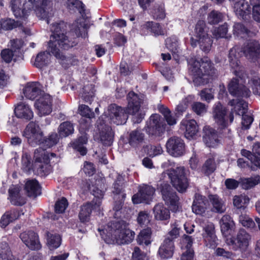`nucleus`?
Listing matches in <instances>:
<instances>
[{"mask_svg": "<svg viewBox=\"0 0 260 260\" xmlns=\"http://www.w3.org/2000/svg\"><path fill=\"white\" fill-rule=\"evenodd\" d=\"M23 136L32 146L40 145L43 140L44 134L38 123L30 122L25 127Z\"/></svg>", "mask_w": 260, "mask_h": 260, "instance_id": "nucleus-10", "label": "nucleus"}, {"mask_svg": "<svg viewBox=\"0 0 260 260\" xmlns=\"http://www.w3.org/2000/svg\"><path fill=\"white\" fill-rule=\"evenodd\" d=\"M20 191V188L15 186L9 189V199L11 204L15 206H22L26 203L25 199L21 196Z\"/></svg>", "mask_w": 260, "mask_h": 260, "instance_id": "nucleus-28", "label": "nucleus"}, {"mask_svg": "<svg viewBox=\"0 0 260 260\" xmlns=\"http://www.w3.org/2000/svg\"><path fill=\"white\" fill-rule=\"evenodd\" d=\"M63 24L53 23L51 25V30L52 35L48 43V50L51 53L61 64L67 63L69 57L64 55L60 49L68 50L75 45L74 38H70L69 34L64 33L61 29Z\"/></svg>", "mask_w": 260, "mask_h": 260, "instance_id": "nucleus-4", "label": "nucleus"}, {"mask_svg": "<svg viewBox=\"0 0 260 260\" xmlns=\"http://www.w3.org/2000/svg\"><path fill=\"white\" fill-rule=\"evenodd\" d=\"M58 141L59 137L57 133H52L45 139L43 137L41 144L47 148H50L57 144Z\"/></svg>", "mask_w": 260, "mask_h": 260, "instance_id": "nucleus-54", "label": "nucleus"}, {"mask_svg": "<svg viewBox=\"0 0 260 260\" xmlns=\"http://www.w3.org/2000/svg\"><path fill=\"white\" fill-rule=\"evenodd\" d=\"M208 29L204 21L199 20L197 23L194 28V36L196 39H199L209 36L207 34Z\"/></svg>", "mask_w": 260, "mask_h": 260, "instance_id": "nucleus-45", "label": "nucleus"}, {"mask_svg": "<svg viewBox=\"0 0 260 260\" xmlns=\"http://www.w3.org/2000/svg\"><path fill=\"white\" fill-rule=\"evenodd\" d=\"M78 110L80 114L82 116L88 118H92L94 116V114L91 109L85 105H80Z\"/></svg>", "mask_w": 260, "mask_h": 260, "instance_id": "nucleus-63", "label": "nucleus"}, {"mask_svg": "<svg viewBox=\"0 0 260 260\" xmlns=\"http://www.w3.org/2000/svg\"><path fill=\"white\" fill-rule=\"evenodd\" d=\"M181 125L182 128L185 129V136L188 139L193 138L198 132V126L193 119H183Z\"/></svg>", "mask_w": 260, "mask_h": 260, "instance_id": "nucleus-27", "label": "nucleus"}, {"mask_svg": "<svg viewBox=\"0 0 260 260\" xmlns=\"http://www.w3.org/2000/svg\"><path fill=\"white\" fill-rule=\"evenodd\" d=\"M221 232L225 237L229 230H233L235 227V223L232 217L229 215H223L220 220Z\"/></svg>", "mask_w": 260, "mask_h": 260, "instance_id": "nucleus-37", "label": "nucleus"}, {"mask_svg": "<svg viewBox=\"0 0 260 260\" xmlns=\"http://www.w3.org/2000/svg\"><path fill=\"white\" fill-rule=\"evenodd\" d=\"M175 249L174 242L170 237L165 239L158 250V255L161 259H168L172 257Z\"/></svg>", "mask_w": 260, "mask_h": 260, "instance_id": "nucleus-22", "label": "nucleus"}, {"mask_svg": "<svg viewBox=\"0 0 260 260\" xmlns=\"http://www.w3.org/2000/svg\"><path fill=\"white\" fill-rule=\"evenodd\" d=\"M242 51L247 59L254 61L260 56V44L255 40H249L242 48Z\"/></svg>", "mask_w": 260, "mask_h": 260, "instance_id": "nucleus-17", "label": "nucleus"}, {"mask_svg": "<svg viewBox=\"0 0 260 260\" xmlns=\"http://www.w3.org/2000/svg\"><path fill=\"white\" fill-rule=\"evenodd\" d=\"M143 27L150 29L155 35H164L165 31L158 23L148 21L143 25Z\"/></svg>", "mask_w": 260, "mask_h": 260, "instance_id": "nucleus-52", "label": "nucleus"}, {"mask_svg": "<svg viewBox=\"0 0 260 260\" xmlns=\"http://www.w3.org/2000/svg\"><path fill=\"white\" fill-rule=\"evenodd\" d=\"M99 129L101 128L100 133V137L101 142L104 145L110 146L113 142V132L110 126L105 125L104 127H99Z\"/></svg>", "mask_w": 260, "mask_h": 260, "instance_id": "nucleus-36", "label": "nucleus"}, {"mask_svg": "<svg viewBox=\"0 0 260 260\" xmlns=\"http://www.w3.org/2000/svg\"><path fill=\"white\" fill-rule=\"evenodd\" d=\"M74 131L73 124L69 121L61 123L58 127V132L61 137H66L73 133Z\"/></svg>", "mask_w": 260, "mask_h": 260, "instance_id": "nucleus-46", "label": "nucleus"}, {"mask_svg": "<svg viewBox=\"0 0 260 260\" xmlns=\"http://www.w3.org/2000/svg\"><path fill=\"white\" fill-rule=\"evenodd\" d=\"M153 17L155 19H163L166 16L164 5L157 6L152 12Z\"/></svg>", "mask_w": 260, "mask_h": 260, "instance_id": "nucleus-62", "label": "nucleus"}, {"mask_svg": "<svg viewBox=\"0 0 260 260\" xmlns=\"http://www.w3.org/2000/svg\"><path fill=\"white\" fill-rule=\"evenodd\" d=\"M153 211L154 218L157 220L167 221L170 218V210L162 204L156 205Z\"/></svg>", "mask_w": 260, "mask_h": 260, "instance_id": "nucleus-32", "label": "nucleus"}, {"mask_svg": "<svg viewBox=\"0 0 260 260\" xmlns=\"http://www.w3.org/2000/svg\"><path fill=\"white\" fill-rule=\"evenodd\" d=\"M249 202L248 198L243 195L236 196L234 197V205L238 209L244 207L245 205Z\"/></svg>", "mask_w": 260, "mask_h": 260, "instance_id": "nucleus-58", "label": "nucleus"}, {"mask_svg": "<svg viewBox=\"0 0 260 260\" xmlns=\"http://www.w3.org/2000/svg\"><path fill=\"white\" fill-rule=\"evenodd\" d=\"M71 30L75 32L76 37H86L87 36L85 24L82 23L81 19H78L72 24Z\"/></svg>", "mask_w": 260, "mask_h": 260, "instance_id": "nucleus-40", "label": "nucleus"}, {"mask_svg": "<svg viewBox=\"0 0 260 260\" xmlns=\"http://www.w3.org/2000/svg\"><path fill=\"white\" fill-rule=\"evenodd\" d=\"M228 30V24L225 23L223 25L215 28L213 30V35L216 38H227Z\"/></svg>", "mask_w": 260, "mask_h": 260, "instance_id": "nucleus-57", "label": "nucleus"}, {"mask_svg": "<svg viewBox=\"0 0 260 260\" xmlns=\"http://www.w3.org/2000/svg\"><path fill=\"white\" fill-rule=\"evenodd\" d=\"M1 21L0 29H3L6 30H12L21 24L19 22L15 21L14 19L10 18L2 20Z\"/></svg>", "mask_w": 260, "mask_h": 260, "instance_id": "nucleus-53", "label": "nucleus"}, {"mask_svg": "<svg viewBox=\"0 0 260 260\" xmlns=\"http://www.w3.org/2000/svg\"><path fill=\"white\" fill-rule=\"evenodd\" d=\"M68 8L72 11L77 10L80 13L84 11V5L79 0L68 1L67 3Z\"/></svg>", "mask_w": 260, "mask_h": 260, "instance_id": "nucleus-56", "label": "nucleus"}, {"mask_svg": "<svg viewBox=\"0 0 260 260\" xmlns=\"http://www.w3.org/2000/svg\"><path fill=\"white\" fill-rule=\"evenodd\" d=\"M38 114L40 116L49 115L52 112L51 98L48 94H45L35 103Z\"/></svg>", "mask_w": 260, "mask_h": 260, "instance_id": "nucleus-20", "label": "nucleus"}, {"mask_svg": "<svg viewBox=\"0 0 260 260\" xmlns=\"http://www.w3.org/2000/svg\"><path fill=\"white\" fill-rule=\"evenodd\" d=\"M68 206V203L67 199L62 198L60 200L57 201L55 205V211L57 213H62L64 212Z\"/></svg>", "mask_w": 260, "mask_h": 260, "instance_id": "nucleus-61", "label": "nucleus"}, {"mask_svg": "<svg viewBox=\"0 0 260 260\" xmlns=\"http://www.w3.org/2000/svg\"><path fill=\"white\" fill-rule=\"evenodd\" d=\"M208 204L206 198L196 193L192 205V210L196 214L202 215L205 213Z\"/></svg>", "mask_w": 260, "mask_h": 260, "instance_id": "nucleus-25", "label": "nucleus"}, {"mask_svg": "<svg viewBox=\"0 0 260 260\" xmlns=\"http://www.w3.org/2000/svg\"><path fill=\"white\" fill-rule=\"evenodd\" d=\"M204 132L203 141L206 145L209 147H216L219 143L216 131L212 128L206 127Z\"/></svg>", "mask_w": 260, "mask_h": 260, "instance_id": "nucleus-26", "label": "nucleus"}, {"mask_svg": "<svg viewBox=\"0 0 260 260\" xmlns=\"http://www.w3.org/2000/svg\"><path fill=\"white\" fill-rule=\"evenodd\" d=\"M47 244L49 248L52 250L58 248L61 243V238L59 235L47 233Z\"/></svg>", "mask_w": 260, "mask_h": 260, "instance_id": "nucleus-48", "label": "nucleus"}, {"mask_svg": "<svg viewBox=\"0 0 260 260\" xmlns=\"http://www.w3.org/2000/svg\"><path fill=\"white\" fill-rule=\"evenodd\" d=\"M151 230L147 228L142 230L139 233L137 241L139 245H148L151 242Z\"/></svg>", "mask_w": 260, "mask_h": 260, "instance_id": "nucleus-43", "label": "nucleus"}, {"mask_svg": "<svg viewBox=\"0 0 260 260\" xmlns=\"http://www.w3.org/2000/svg\"><path fill=\"white\" fill-rule=\"evenodd\" d=\"M166 124L158 114H153L149 118L146 132L149 135L160 136L165 131Z\"/></svg>", "mask_w": 260, "mask_h": 260, "instance_id": "nucleus-12", "label": "nucleus"}, {"mask_svg": "<svg viewBox=\"0 0 260 260\" xmlns=\"http://www.w3.org/2000/svg\"><path fill=\"white\" fill-rule=\"evenodd\" d=\"M251 241V235L243 229H240L235 235L225 240L226 245L232 250L241 252L246 251Z\"/></svg>", "mask_w": 260, "mask_h": 260, "instance_id": "nucleus-9", "label": "nucleus"}, {"mask_svg": "<svg viewBox=\"0 0 260 260\" xmlns=\"http://www.w3.org/2000/svg\"><path fill=\"white\" fill-rule=\"evenodd\" d=\"M223 18V16L222 13L218 11L213 10L209 13L207 20L209 23L215 24L221 21Z\"/></svg>", "mask_w": 260, "mask_h": 260, "instance_id": "nucleus-55", "label": "nucleus"}, {"mask_svg": "<svg viewBox=\"0 0 260 260\" xmlns=\"http://www.w3.org/2000/svg\"><path fill=\"white\" fill-rule=\"evenodd\" d=\"M214 225L212 223L206 225L202 234L204 241L207 246L214 248L217 245V239L215 234Z\"/></svg>", "mask_w": 260, "mask_h": 260, "instance_id": "nucleus-21", "label": "nucleus"}, {"mask_svg": "<svg viewBox=\"0 0 260 260\" xmlns=\"http://www.w3.org/2000/svg\"><path fill=\"white\" fill-rule=\"evenodd\" d=\"M51 5V0H24L22 5L19 0H11V9L16 17L24 19L34 10L38 17L46 19L48 24Z\"/></svg>", "mask_w": 260, "mask_h": 260, "instance_id": "nucleus-3", "label": "nucleus"}, {"mask_svg": "<svg viewBox=\"0 0 260 260\" xmlns=\"http://www.w3.org/2000/svg\"><path fill=\"white\" fill-rule=\"evenodd\" d=\"M252 150V152H251L246 149H242L241 154L243 156L250 160L252 164L251 167L252 170L260 169V144L259 143H255L253 145Z\"/></svg>", "mask_w": 260, "mask_h": 260, "instance_id": "nucleus-16", "label": "nucleus"}, {"mask_svg": "<svg viewBox=\"0 0 260 260\" xmlns=\"http://www.w3.org/2000/svg\"><path fill=\"white\" fill-rule=\"evenodd\" d=\"M216 168L214 157L212 156L209 157L205 162L202 168V172L206 176H209L213 173Z\"/></svg>", "mask_w": 260, "mask_h": 260, "instance_id": "nucleus-42", "label": "nucleus"}, {"mask_svg": "<svg viewBox=\"0 0 260 260\" xmlns=\"http://www.w3.org/2000/svg\"><path fill=\"white\" fill-rule=\"evenodd\" d=\"M20 238L22 242L32 250H38L41 247L38 236L33 231L23 232L20 234Z\"/></svg>", "mask_w": 260, "mask_h": 260, "instance_id": "nucleus-19", "label": "nucleus"}, {"mask_svg": "<svg viewBox=\"0 0 260 260\" xmlns=\"http://www.w3.org/2000/svg\"><path fill=\"white\" fill-rule=\"evenodd\" d=\"M23 92L26 99L34 100L44 94L41 85L37 82H29L26 84L23 89Z\"/></svg>", "mask_w": 260, "mask_h": 260, "instance_id": "nucleus-18", "label": "nucleus"}, {"mask_svg": "<svg viewBox=\"0 0 260 260\" xmlns=\"http://www.w3.org/2000/svg\"><path fill=\"white\" fill-rule=\"evenodd\" d=\"M233 33L234 35L241 38H246L251 36L252 32L246 28L240 23H235L233 26Z\"/></svg>", "mask_w": 260, "mask_h": 260, "instance_id": "nucleus-41", "label": "nucleus"}, {"mask_svg": "<svg viewBox=\"0 0 260 260\" xmlns=\"http://www.w3.org/2000/svg\"><path fill=\"white\" fill-rule=\"evenodd\" d=\"M128 101L126 111L116 104H111L105 112V115L110 122L116 125L124 124L128 118L127 114L132 115V120L135 123H139L144 119L145 113L141 109V100L133 91L129 92L127 96Z\"/></svg>", "mask_w": 260, "mask_h": 260, "instance_id": "nucleus-2", "label": "nucleus"}, {"mask_svg": "<svg viewBox=\"0 0 260 260\" xmlns=\"http://www.w3.org/2000/svg\"><path fill=\"white\" fill-rule=\"evenodd\" d=\"M169 181L178 191H184L188 186V182L185 176L184 168L177 167L176 169H169L164 172L160 175V183L158 185L166 204L175 209L179 199L176 192L168 183Z\"/></svg>", "mask_w": 260, "mask_h": 260, "instance_id": "nucleus-1", "label": "nucleus"}, {"mask_svg": "<svg viewBox=\"0 0 260 260\" xmlns=\"http://www.w3.org/2000/svg\"><path fill=\"white\" fill-rule=\"evenodd\" d=\"M158 111L164 115V118L169 125H173L176 123V119L173 116L171 111L162 105H158L157 106Z\"/></svg>", "mask_w": 260, "mask_h": 260, "instance_id": "nucleus-44", "label": "nucleus"}, {"mask_svg": "<svg viewBox=\"0 0 260 260\" xmlns=\"http://www.w3.org/2000/svg\"><path fill=\"white\" fill-rule=\"evenodd\" d=\"M229 105L233 107L232 109L233 111L232 112L233 113L235 112L238 115H243L247 111V103L243 100L236 99L231 100L229 102Z\"/></svg>", "mask_w": 260, "mask_h": 260, "instance_id": "nucleus-35", "label": "nucleus"}, {"mask_svg": "<svg viewBox=\"0 0 260 260\" xmlns=\"http://www.w3.org/2000/svg\"><path fill=\"white\" fill-rule=\"evenodd\" d=\"M105 180L103 179H96L95 186L89 185V189L94 197V199L91 203H87L81 207L79 214V218L82 222L88 221L92 210L98 211L100 210V206L102 204V199L103 197L104 191L106 188Z\"/></svg>", "mask_w": 260, "mask_h": 260, "instance_id": "nucleus-6", "label": "nucleus"}, {"mask_svg": "<svg viewBox=\"0 0 260 260\" xmlns=\"http://www.w3.org/2000/svg\"><path fill=\"white\" fill-rule=\"evenodd\" d=\"M155 192V189L151 186L143 185L140 186L138 192L133 195L132 200L135 204L141 203L149 204L152 200Z\"/></svg>", "mask_w": 260, "mask_h": 260, "instance_id": "nucleus-14", "label": "nucleus"}, {"mask_svg": "<svg viewBox=\"0 0 260 260\" xmlns=\"http://www.w3.org/2000/svg\"><path fill=\"white\" fill-rule=\"evenodd\" d=\"M167 152L172 156L179 157L185 153V144L179 137L174 136L168 139L166 143Z\"/></svg>", "mask_w": 260, "mask_h": 260, "instance_id": "nucleus-13", "label": "nucleus"}, {"mask_svg": "<svg viewBox=\"0 0 260 260\" xmlns=\"http://www.w3.org/2000/svg\"><path fill=\"white\" fill-rule=\"evenodd\" d=\"M184 242L186 243L185 252L182 253L181 260H193V250L191 248L193 239L191 236L184 235Z\"/></svg>", "mask_w": 260, "mask_h": 260, "instance_id": "nucleus-39", "label": "nucleus"}, {"mask_svg": "<svg viewBox=\"0 0 260 260\" xmlns=\"http://www.w3.org/2000/svg\"><path fill=\"white\" fill-rule=\"evenodd\" d=\"M15 113L18 118L29 120L34 117L30 107L25 103L21 102L15 107Z\"/></svg>", "mask_w": 260, "mask_h": 260, "instance_id": "nucleus-23", "label": "nucleus"}, {"mask_svg": "<svg viewBox=\"0 0 260 260\" xmlns=\"http://www.w3.org/2000/svg\"><path fill=\"white\" fill-rule=\"evenodd\" d=\"M248 84L254 94L260 95V78L257 77L251 78L248 81Z\"/></svg>", "mask_w": 260, "mask_h": 260, "instance_id": "nucleus-59", "label": "nucleus"}, {"mask_svg": "<svg viewBox=\"0 0 260 260\" xmlns=\"http://www.w3.org/2000/svg\"><path fill=\"white\" fill-rule=\"evenodd\" d=\"M50 52H41L38 54L35 59L34 65L38 68H42L48 66L50 62Z\"/></svg>", "mask_w": 260, "mask_h": 260, "instance_id": "nucleus-38", "label": "nucleus"}, {"mask_svg": "<svg viewBox=\"0 0 260 260\" xmlns=\"http://www.w3.org/2000/svg\"><path fill=\"white\" fill-rule=\"evenodd\" d=\"M22 214H23L22 211L16 209L6 212L1 217L0 226L2 228H5L10 222L18 219Z\"/></svg>", "mask_w": 260, "mask_h": 260, "instance_id": "nucleus-29", "label": "nucleus"}, {"mask_svg": "<svg viewBox=\"0 0 260 260\" xmlns=\"http://www.w3.org/2000/svg\"><path fill=\"white\" fill-rule=\"evenodd\" d=\"M235 14L239 18L246 20L249 17L250 7L245 0H229Z\"/></svg>", "mask_w": 260, "mask_h": 260, "instance_id": "nucleus-15", "label": "nucleus"}, {"mask_svg": "<svg viewBox=\"0 0 260 260\" xmlns=\"http://www.w3.org/2000/svg\"><path fill=\"white\" fill-rule=\"evenodd\" d=\"M189 71L194 84L200 86L208 82V76L215 73L213 64L207 58L200 60L191 58L188 61Z\"/></svg>", "mask_w": 260, "mask_h": 260, "instance_id": "nucleus-7", "label": "nucleus"}, {"mask_svg": "<svg viewBox=\"0 0 260 260\" xmlns=\"http://www.w3.org/2000/svg\"><path fill=\"white\" fill-rule=\"evenodd\" d=\"M257 184H260V176L259 175L241 180L242 186L244 189H250Z\"/></svg>", "mask_w": 260, "mask_h": 260, "instance_id": "nucleus-50", "label": "nucleus"}, {"mask_svg": "<svg viewBox=\"0 0 260 260\" xmlns=\"http://www.w3.org/2000/svg\"><path fill=\"white\" fill-rule=\"evenodd\" d=\"M208 198L212 206V212L222 213L225 211L226 208L224 201L217 194H210Z\"/></svg>", "mask_w": 260, "mask_h": 260, "instance_id": "nucleus-30", "label": "nucleus"}, {"mask_svg": "<svg viewBox=\"0 0 260 260\" xmlns=\"http://www.w3.org/2000/svg\"><path fill=\"white\" fill-rule=\"evenodd\" d=\"M6 249L3 250L0 252V255L2 260H20L18 257L12 254L7 244H6Z\"/></svg>", "mask_w": 260, "mask_h": 260, "instance_id": "nucleus-64", "label": "nucleus"}, {"mask_svg": "<svg viewBox=\"0 0 260 260\" xmlns=\"http://www.w3.org/2000/svg\"><path fill=\"white\" fill-rule=\"evenodd\" d=\"M35 164L42 162H49V153L42 148H39L34 152Z\"/></svg>", "mask_w": 260, "mask_h": 260, "instance_id": "nucleus-49", "label": "nucleus"}, {"mask_svg": "<svg viewBox=\"0 0 260 260\" xmlns=\"http://www.w3.org/2000/svg\"><path fill=\"white\" fill-rule=\"evenodd\" d=\"M113 193H116V196L115 197V199H118L122 198V200L116 201L114 203L113 207V211H114V217L115 218H118L122 216V212L123 210L122 206L123 201L125 198L126 194L121 192V190L116 187V185L114 186V190L113 191Z\"/></svg>", "mask_w": 260, "mask_h": 260, "instance_id": "nucleus-24", "label": "nucleus"}, {"mask_svg": "<svg viewBox=\"0 0 260 260\" xmlns=\"http://www.w3.org/2000/svg\"><path fill=\"white\" fill-rule=\"evenodd\" d=\"M128 225V223L123 220L112 221L101 231V234H106L105 241L108 244H127L133 241L135 235Z\"/></svg>", "mask_w": 260, "mask_h": 260, "instance_id": "nucleus-5", "label": "nucleus"}, {"mask_svg": "<svg viewBox=\"0 0 260 260\" xmlns=\"http://www.w3.org/2000/svg\"><path fill=\"white\" fill-rule=\"evenodd\" d=\"M236 51L235 48L230 50L229 56V62L231 68L235 69L234 71L235 75L239 77L240 80L233 78L229 84V91L231 94L234 96L247 98L250 96L251 92L249 89L242 84V79L244 76L242 75L239 70L240 62L236 55Z\"/></svg>", "mask_w": 260, "mask_h": 260, "instance_id": "nucleus-8", "label": "nucleus"}, {"mask_svg": "<svg viewBox=\"0 0 260 260\" xmlns=\"http://www.w3.org/2000/svg\"><path fill=\"white\" fill-rule=\"evenodd\" d=\"M145 139V134L142 130L137 129L130 132L128 138V143L135 148L140 146L143 143Z\"/></svg>", "mask_w": 260, "mask_h": 260, "instance_id": "nucleus-31", "label": "nucleus"}, {"mask_svg": "<svg viewBox=\"0 0 260 260\" xmlns=\"http://www.w3.org/2000/svg\"><path fill=\"white\" fill-rule=\"evenodd\" d=\"M212 117L215 124L220 129L227 127L234 120V115L231 112L229 116L230 120L226 116V110L220 103H217L213 107Z\"/></svg>", "mask_w": 260, "mask_h": 260, "instance_id": "nucleus-11", "label": "nucleus"}, {"mask_svg": "<svg viewBox=\"0 0 260 260\" xmlns=\"http://www.w3.org/2000/svg\"><path fill=\"white\" fill-rule=\"evenodd\" d=\"M197 44L199 45L200 49L205 53H208L211 50L212 44V40L211 38L207 36L203 38H200L199 39H191V45L193 47H196Z\"/></svg>", "mask_w": 260, "mask_h": 260, "instance_id": "nucleus-34", "label": "nucleus"}, {"mask_svg": "<svg viewBox=\"0 0 260 260\" xmlns=\"http://www.w3.org/2000/svg\"><path fill=\"white\" fill-rule=\"evenodd\" d=\"M24 189L28 196L35 198L41 194V186L36 179H30L26 181Z\"/></svg>", "mask_w": 260, "mask_h": 260, "instance_id": "nucleus-33", "label": "nucleus"}, {"mask_svg": "<svg viewBox=\"0 0 260 260\" xmlns=\"http://www.w3.org/2000/svg\"><path fill=\"white\" fill-rule=\"evenodd\" d=\"M49 162H42L35 164V170L37 173L41 176L47 175L51 170Z\"/></svg>", "mask_w": 260, "mask_h": 260, "instance_id": "nucleus-51", "label": "nucleus"}, {"mask_svg": "<svg viewBox=\"0 0 260 260\" xmlns=\"http://www.w3.org/2000/svg\"><path fill=\"white\" fill-rule=\"evenodd\" d=\"M239 221L243 226L252 229L255 226L253 220L246 214H242L239 216Z\"/></svg>", "mask_w": 260, "mask_h": 260, "instance_id": "nucleus-60", "label": "nucleus"}, {"mask_svg": "<svg viewBox=\"0 0 260 260\" xmlns=\"http://www.w3.org/2000/svg\"><path fill=\"white\" fill-rule=\"evenodd\" d=\"M94 88L92 84H87L84 86L81 93V97L87 103H90L94 96Z\"/></svg>", "mask_w": 260, "mask_h": 260, "instance_id": "nucleus-47", "label": "nucleus"}]
</instances>
